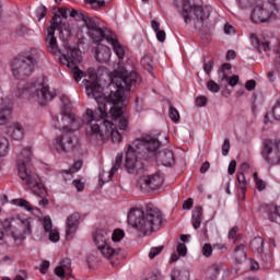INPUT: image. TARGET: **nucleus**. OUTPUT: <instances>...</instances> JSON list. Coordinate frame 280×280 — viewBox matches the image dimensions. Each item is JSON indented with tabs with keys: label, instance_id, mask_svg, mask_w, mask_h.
I'll return each instance as SVG.
<instances>
[{
	"label": "nucleus",
	"instance_id": "obj_17",
	"mask_svg": "<svg viewBox=\"0 0 280 280\" xmlns=\"http://www.w3.org/2000/svg\"><path fill=\"white\" fill-rule=\"evenodd\" d=\"M88 36L93 43H102V40H106L108 43V38H113L110 31L102 26H98L93 31H88Z\"/></svg>",
	"mask_w": 280,
	"mask_h": 280
},
{
	"label": "nucleus",
	"instance_id": "obj_59",
	"mask_svg": "<svg viewBox=\"0 0 280 280\" xmlns=\"http://www.w3.org/2000/svg\"><path fill=\"white\" fill-rule=\"evenodd\" d=\"M255 0H238V5L243 9L248 8Z\"/></svg>",
	"mask_w": 280,
	"mask_h": 280
},
{
	"label": "nucleus",
	"instance_id": "obj_52",
	"mask_svg": "<svg viewBox=\"0 0 280 280\" xmlns=\"http://www.w3.org/2000/svg\"><path fill=\"white\" fill-rule=\"evenodd\" d=\"M50 262L48 260H44L40 265L39 271L42 275H47V270H49Z\"/></svg>",
	"mask_w": 280,
	"mask_h": 280
},
{
	"label": "nucleus",
	"instance_id": "obj_40",
	"mask_svg": "<svg viewBox=\"0 0 280 280\" xmlns=\"http://www.w3.org/2000/svg\"><path fill=\"white\" fill-rule=\"evenodd\" d=\"M82 170V161H77L73 163L72 167L69 170L63 171L65 174H75Z\"/></svg>",
	"mask_w": 280,
	"mask_h": 280
},
{
	"label": "nucleus",
	"instance_id": "obj_63",
	"mask_svg": "<svg viewBox=\"0 0 280 280\" xmlns=\"http://www.w3.org/2000/svg\"><path fill=\"white\" fill-rule=\"evenodd\" d=\"M151 27L152 30L156 33L159 31H161V24L159 22H156L155 20L151 21Z\"/></svg>",
	"mask_w": 280,
	"mask_h": 280
},
{
	"label": "nucleus",
	"instance_id": "obj_22",
	"mask_svg": "<svg viewBox=\"0 0 280 280\" xmlns=\"http://www.w3.org/2000/svg\"><path fill=\"white\" fill-rule=\"evenodd\" d=\"M12 117V107L10 105L0 107V126H5Z\"/></svg>",
	"mask_w": 280,
	"mask_h": 280
},
{
	"label": "nucleus",
	"instance_id": "obj_45",
	"mask_svg": "<svg viewBox=\"0 0 280 280\" xmlns=\"http://www.w3.org/2000/svg\"><path fill=\"white\" fill-rule=\"evenodd\" d=\"M229 152H231V141L228 138H225L222 144V155L228 156Z\"/></svg>",
	"mask_w": 280,
	"mask_h": 280
},
{
	"label": "nucleus",
	"instance_id": "obj_12",
	"mask_svg": "<svg viewBox=\"0 0 280 280\" xmlns=\"http://www.w3.org/2000/svg\"><path fill=\"white\" fill-rule=\"evenodd\" d=\"M273 1L277 0H269L265 4H258L254 8L250 15L253 23H268L271 16H275L277 9L275 8Z\"/></svg>",
	"mask_w": 280,
	"mask_h": 280
},
{
	"label": "nucleus",
	"instance_id": "obj_35",
	"mask_svg": "<svg viewBox=\"0 0 280 280\" xmlns=\"http://www.w3.org/2000/svg\"><path fill=\"white\" fill-rule=\"evenodd\" d=\"M269 220L270 222H280V206L270 208Z\"/></svg>",
	"mask_w": 280,
	"mask_h": 280
},
{
	"label": "nucleus",
	"instance_id": "obj_39",
	"mask_svg": "<svg viewBox=\"0 0 280 280\" xmlns=\"http://www.w3.org/2000/svg\"><path fill=\"white\" fill-rule=\"evenodd\" d=\"M168 115L172 121H174L175 124H177V121L180 120V114L178 113V109L175 108L174 106L170 107Z\"/></svg>",
	"mask_w": 280,
	"mask_h": 280
},
{
	"label": "nucleus",
	"instance_id": "obj_30",
	"mask_svg": "<svg viewBox=\"0 0 280 280\" xmlns=\"http://www.w3.org/2000/svg\"><path fill=\"white\" fill-rule=\"evenodd\" d=\"M122 161H124V154L118 153L115 159V164L108 173V180H113V176H115V173L117 172V170L121 167Z\"/></svg>",
	"mask_w": 280,
	"mask_h": 280
},
{
	"label": "nucleus",
	"instance_id": "obj_57",
	"mask_svg": "<svg viewBox=\"0 0 280 280\" xmlns=\"http://www.w3.org/2000/svg\"><path fill=\"white\" fill-rule=\"evenodd\" d=\"M191 207H194V199L188 198L184 205H183V209L189 211V209H191Z\"/></svg>",
	"mask_w": 280,
	"mask_h": 280
},
{
	"label": "nucleus",
	"instance_id": "obj_11",
	"mask_svg": "<svg viewBox=\"0 0 280 280\" xmlns=\"http://www.w3.org/2000/svg\"><path fill=\"white\" fill-rule=\"evenodd\" d=\"M93 242L100 250L101 255L105 257V259H113V257H117L119 255L120 249H115L108 244V232L106 230H96L93 234Z\"/></svg>",
	"mask_w": 280,
	"mask_h": 280
},
{
	"label": "nucleus",
	"instance_id": "obj_16",
	"mask_svg": "<svg viewBox=\"0 0 280 280\" xmlns=\"http://www.w3.org/2000/svg\"><path fill=\"white\" fill-rule=\"evenodd\" d=\"M80 213L74 212L67 218L66 221V237L67 240H73V235L78 232L80 226Z\"/></svg>",
	"mask_w": 280,
	"mask_h": 280
},
{
	"label": "nucleus",
	"instance_id": "obj_14",
	"mask_svg": "<svg viewBox=\"0 0 280 280\" xmlns=\"http://www.w3.org/2000/svg\"><path fill=\"white\" fill-rule=\"evenodd\" d=\"M163 177L160 173L153 175L141 176L138 180L139 189L145 194L148 191H154L163 186Z\"/></svg>",
	"mask_w": 280,
	"mask_h": 280
},
{
	"label": "nucleus",
	"instance_id": "obj_8",
	"mask_svg": "<svg viewBox=\"0 0 280 280\" xmlns=\"http://www.w3.org/2000/svg\"><path fill=\"white\" fill-rule=\"evenodd\" d=\"M19 95H28V98L32 100V102H36L39 106H47V104L56 97V91L49 89V85L32 83Z\"/></svg>",
	"mask_w": 280,
	"mask_h": 280
},
{
	"label": "nucleus",
	"instance_id": "obj_64",
	"mask_svg": "<svg viewBox=\"0 0 280 280\" xmlns=\"http://www.w3.org/2000/svg\"><path fill=\"white\" fill-rule=\"evenodd\" d=\"M273 51L276 54V65H280V46H278V48H273Z\"/></svg>",
	"mask_w": 280,
	"mask_h": 280
},
{
	"label": "nucleus",
	"instance_id": "obj_29",
	"mask_svg": "<svg viewBox=\"0 0 280 280\" xmlns=\"http://www.w3.org/2000/svg\"><path fill=\"white\" fill-rule=\"evenodd\" d=\"M236 178H237L238 188L241 189L242 195L246 196V189H248V182L246 180V176L244 175L243 172H237Z\"/></svg>",
	"mask_w": 280,
	"mask_h": 280
},
{
	"label": "nucleus",
	"instance_id": "obj_37",
	"mask_svg": "<svg viewBox=\"0 0 280 280\" xmlns=\"http://www.w3.org/2000/svg\"><path fill=\"white\" fill-rule=\"evenodd\" d=\"M256 48L259 54H261V51L268 52L270 51V42H259L256 39Z\"/></svg>",
	"mask_w": 280,
	"mask_h": 280
},
{
	"label": "nucleus",
	"instance_id": "obj_21",
	"mask_svg": "<svg viewBox=\"0 0 280 280\" xmlns=\"http://www.w3.org/2000/svg\"><path fill=\"white\" fill-rule=\"evenodd\" d=\"M107 43L108 45H112L114 54H116L119 60H124V56H126V49H124V46H121V44H119V42L114 37L108 38Z\"/></svg>",
	"mask_w": 280,
	"mask_h": 280
},
{
	"label": "nucleus",
	"instance_id": "obj_43",
	"mask_svg": "<svg viewBox=\"0 0 280 280\" xmlns=\"http://www.w3.org/2000/svg\"><path fill=\"white\" fill-rule=\"evenodd\" d=\"M207 89L211 93H219L220 92V85L218 83H215V81H213V80L208 81Z\"/></svg>",
	"mask_w": 280,
	"mask_h": 280
},
{
	"label": "nucleus",
	"instance_id": "obj_34",
	"mask_svg": "<svg viewBox=\"0 0 280 280\" xmlns=\"http://www.w3.org/2000/svg\"><path fill=\"white\" fill-rule=\"evenodd\" d=\"M10 152V142L7 138H0V156H8Z\"/></svg>",
	"mask_w": 280,
	"mask_h": 280
},
{
	"label": "nucleus",
	"instance_id": "obj_4",
	"mask_svg": "<svg viewBox=\"0 0 280 280\" xmlns=\"http://www.w3.org/2000/svg\"><path fill=\"white\" fill-rule=\"evenodd\" d=\"M159 148H161V142L151 136L137 139L127 149L125 159L126 170L129 173L135 171V167H137V154H143L147 161H156L159 158Z\"/></svg>",
	"mask_w": 280,
	"mask_h": 280
},
{
	"label": "nucleus",
	"instance_id": "obj_54",
	"mask_svg": "<svg viewBox=\"0 0 280 280\" xmlns=\"http://www.w3.org/2000/svg\"><path fill=\"white\" fill-rule=\"evenodd\" d=\"M256 86H257V82L255 80H248L245 84L246 91H255Z\"/></svg>",
	"mask_w": 280,
	"mask_h": 280
},
{
	"label": "nucleus",
	"instance_id": "obj_5",
	"mask_svg": "<svg viewBox=\"0 0 280 280\" xmlns=\"http://www.w3.org/2000/svg\"><path fill=\"white\" fill-rule=\"evenodd\" d=\"M32 148H24L21 153L18 155V174L24 185H27L31 189H33L36 196L43 198L46 196L47 190L45 189V185L40 180V176L36 174L34 171V166H32Z\"/></svg>",
	"mask_w": 280,
	"mask_h": 280
},
{
	"label": "nucleus",
	"instance_id": "obj_23",
	"mask_svg": "<svg viewBox=\"0 0 280 280\" xmlns=\"http://www.w3.org/2000/svg\"><path fill=\"white\" fill-rule=\"evenodd\" d=\"M192 226L195 230H198L200 224H202V207L197 206L192 211Z\"/></svg>",
	"mask_w": 280,
	"mask_h": 280
},
{
	"label": "nucleus",
	"instance_id": "obj_42",
	"mask_svg": "<svg viewBox=\"0 0 280 280\" xmlns=\"http://www.w3.org/2000/svg\"><path fill=\"white\" fill-rule=\"evenodd\" d=\"M203 257H211L213 255V246L210 243H206L201 249Z\"/></svg>",
	"mask_w": 280,
	"mask_h": 280
},
{
	"label": "nucleus",
	"instance_id": "obj_56",
	"mask_svg": "<svg viewBox=\"0 0 280 280\" xmlns=\"http://www.w3.org/2000/svg\"><path fill=\"white\" fill-rule=\"evenodd\" d=\"M45 16H47V9H45V7H42L37 10L38 21H42V19H45Z\"/></svg>",
	"mask_w": 280,
	"mask_h": 280
},
{
	"label": "nucleus",
	"instance_id": "obj_27",
	"mask_svg": "<svg viewBox=\"0 0 280 280\" xmlns=\"http://www.w3.org/2000/svg\"><path fill=\"white\" fill-rule=\"evenodd\" d=\"M11 137L15 141H21V139H23V137H25V129L23 128V125H21L20 122H15L13 125V131L11 133Z\"/></svg>",
	"mask_w": 280,
	"mask_h": 280
},
{
	"label": "nucleus",
	"instance_id": "obj_9",
	"mask_svg": "<svg viewBox=\"0 0 280 280\" xmlns=\"http://www.w3.org/2000/svg\"><path fill=\"white\" fill-rule=\"evenodd\" d=\"M36 58L32 55H20L14 58L11 65V71L14 78L23 80L30 78L34 73V67H36Z\"/></svg>",
	"mask_w": 280,
	"mask_h": 280
},
{
	"label": "nucleus",
	"instance_id": "obj_44",
	"mask_svg": "<svg viewBox=\"0 0 280 280\" xmlns=\"http://www.w3.org/2000/svg\"><path fill=\"white\" fill-rule=\"evenodd\" d=\"M126 233L122 230H115L112 234L113 242H121L122 237H125Z\"/></svg>",
	"mask_w": 280,
	"mask_h": 280
},
{
	"label": "nucleus",
	"instance_id": "obj_46",
	"mask_svg": "<svg viewBox=\"0 0 280 280\" xmlns=\"http://www.w3.org/2000/svg\"><path fill=\"white\" fill-rule=\"evenodd\" d=\"M161 253H163V246L152 247L149 252V258L154 259V257L161 255Z\"/></svg>",
	"mask_w": 280,
	"mask_h": 280
},
{
	"label": "nucleus",
	"instance_id": "obj_15",
	"mask_svg": "<svg viewBox=\"0 0 280 280\" xmlns=\"http://www.w3.org/2000/svg\"><path fill=\"white\" fill-rule=\"evenodd\" d=\"M191 14H195V16L200 21H205V19H209V16H211V8L191 7L185 4L183 8L182 16L186 24L191 23Z\"/></svg>",
	"mask_w": 280,
	"mask_h": 280
},
{
	"label": "nucleus",
	"instance_id": "obj_7",
	"mask_svg": "<svg viewBox=\"0 0 280 280\" xmlns=\"http://www.w3.org/2000/svg\"><path fill=\"white\" fill-rule=\"evenodd\" d=\"M2 229L15 240H25V235H32V219L22 217L7 219L2 223Z\"/></svg>",
	"mask_w": 280,
	"mask_h": 280
},
{
	"label": "nucleus",
	"instance_id": "obj_36",
	"mask_svg": "<svg viewBox=\"0 0 280 280\" xmlns=\"http://www.w3.org/2000/svg\"><path fill=\"white\" fill-rule=\"evenodd\" d=\"M254 183L258 191H264V189H266V182L259 178V174L257 172L254 173Z\"/></svg>",
	"mask_w": 280,
	"mask_h": 280
},
{
	"label": "nucleus",
	"instance_id": "obj_20",
	"mask_svg": "<svg viewBox=\"0 0 280 280\" xmlns=\"http://www.w3.org/2000/svg\"><path fill=\"white\" fill-rule=\"evenodd\" d=\"M80 19L83 21L88 32H93V30H97V27H100V21L95 18L80 13Z\"/></svg>",
	"mask_w": 280,
	"mask_h": 280
},
{
	"label": "nucleus",
	"instance_id": "obj_26",
	"mask_svg": "<svg viewBox=\"0 0 280 280\" xmlns=\"http://www.w3.org/2000/svg\"><path fill=\"white\" fill-rule=\"evenodd\" d=\"M159 156L163 163V165L170 166L174 165V152L171 150H164L161 153H159Z\"/></svg>",
	"mask_w": 280,
	"mask_h": 280
},
{
	"label": "nucleus",
	"instance_id": "obj_41",
	"mask_svg": "<svg viewBox=\"0 0 280 280\" xmlns=\"http://www.w3.org/2000/svg\"><path fill=\"white\" fill-rule=\"evenodd\" d=\"M44 231L46 233H49L50 231H54V224L51 223V218L45 217L43 221Z\"/></svg>",
	"mask_w": 280,
	"mask_h": 280
},
{
	"label": "nucleus",
	"instance_id": "obj_61",
	"mask_svg": "<svg viewBox=\"0 0 280 280\" xmlns=\"http://www.w3.org/2000/svg\"><path fill=\"white\" fill-rule=\"evenodd\" d=\"M237 231H240V228L234 226L229 232L230 240H235V235H237Z\"/></svg>",
	"mask_w": 280,
	"mask_h": 280
},
{
	"label": "nucleus",
	"instance_id": "obj_28",
	"mask_svg": "<svg viewBox=\"0 0 280 280\" xmlns=\"http://www.w3.org/2000/svg\"><path fill=\"white\" fill-rule=\"evenodd\" d=\"M234 256L237 261V264H242L244 259H246V245L241 244L235 247L234 249Z\"/></svg>",
	"mask_w": 280,
	"mask_h": 280
},
{
	"label": "nucleus",
	"instance_id": "obj_33",
	"mask_svg": "<svg viewBox=\"0 0 280 280\" xmlns=\"http://www.w3.org/2000/svg\"><path fill=\"white\" fill-rule=\"evenodd\" d=\"M220 270H222V265H212L208 269V275L211 280H217L218 277L220 276Z\"/></svg>",
	"mask_w": 280,
	"mask_h": 280
},
{
	"label": "nucleus",
	"instance_id": "obj_13",
	"mask_svg": "<svg viewBox=\"0 0 280 280\" xmlns=\"http://www.w3.org/2000/svg\"><path fill=\"white\" fill-rule=\"evenodd\" d=\"M261 156L268 165H280V140H266Z\"/></svg>",
	"mask_w": 280,
	"mask_h": 280
},
{
	"label": "nucleus",
	"instance_id": "obj_10",
	"mask_svg": "<svg viewBox=\"0 0 280 280\" xmlns=\"http://www.w3.org/2000/svg\"><path fill=\"white\" fill-rule=\"evenodd\" d=\"M65 48L67 49V54H62L59 58V62L65 65L69 69H72V75L75 82H80L84 75V71L78 68L79 62H82V56L80 55V50L77 48H71L69 45L65 44Z\"/></svg>",
	"mask_w": 280,
	"mask_h": 280
},
{
	"label": "nucleus",
	"instance_id": "obj_2",
	"mask_svg": "<svg viewBox=\"0 0 280 280\" xmlns=\"http://www.w3.org/2000/svg\"><path fill=\"white\" fill-rule=\"evenodd\" d=\"M61 122L58 119V116L52 117L55 128L58 130H66L61 136H58L55 139V150L59 154H67V152H72V150L78 145V137L73 136V130L80 128V118H78L73 113H71V101L69 96H61Z\"/></svg>",
	"mask_w": 280,
	"mask_h": 280
},
{
	"label": "nucleus",
	"instance_id": "obj_25",
	"mask_svg": "<svg viewBox=\"0 0 280 280\" xmlns=\"http://www.w3.org/2000/svg\"><path fill=\"white\" fill-rule=\"evenodd\" d=\"M12 205H15V207H22V209H25L30 213H34V211H40L38 208H33L32 203L25 199H13Z\"/></svg>",
	"mask_w": 280,
	"mask_h": 280
},
{
	"label": "nucleus",
	"instance_id": "obj_18",
	"mask_svg": "<svg viewBox=\"0 0 280 280\" xmlns=\"http://www.w3.org/2000/svg\"><path fill=\"white\" fill-rule=\"evenodd\" d=\"M55 275L59 277V279L71 277V260L69 258L63 259L60 265L56 267Z\"/></svg>",
	"mask_w": 280,
	"mask_h": 280
},
{
	"label": "nucleus",
	"instance_id": "obj_60",
	"mask_svg": "<svg viewBox=\"0 0 280 280\" xmlns=\"http://www.w3.org/2000/svg\"><path fill=\"white\" fill-rule=\"evenodd\" d=\"M73 185L77 188V191H83L84 190V183L75 179V180H73Z\"/></svg>",
	"mask_w": 280,
	"mask_h": 280
},
{
	"label": "nucleus",
	"instance_id": "obj_58",
	"mask_svg": "<svg viewBox=\"0 0 280 280\" xmlns=\"http://www.w3.org/2000/svg\"><path fill=\"white\" fill-rule=\"evenodd\" d=\"M196 104H197V106H200V107L206 106L207 97L198 96L197 100H196Z\"/></svg>",
	"mask_w": 280,
	"mask_h": 280
},
{
	"label": "nucleus",
	"instance_id": "obj_6",
	"mask_svg": "<svg viewBox=\"0 0 280 280\" xmlns=\"http://www.w3.org/2000/svg\"><path fill=\"white\" fill-rule=\"evenodd\" d=\"M56 30L59 32V38L67 45L69 38H71V27L69 24L62 23V18H52L51 25L47 28L46 44L49 54L52 56H60L62 51L58 47V40L56 39Z\"/></svg>",
	"mask_w": 280,
	"mask_h": 280
},
{
	"label": "nucleus",
	"instance_id": "obj_50",
	"mask_svg": "<svg viewBox=\"0 0 280 280\" xmlns=\"http://www.w3.org/2000/svg\"><path fill=\"white\" fill-rule=\"evenodd\" d=\"M237 168V162L235 160H232L228 167V173L230 176H233L235 174V170Z\"/></svg>",
	"mask_w": 280,
	"mask_h": 280
},
{
	"label": "nucleus",
	"instance_id": "obj_47",
	"mask_svg": "<svg viewBox=\"0 0 280 280\" xmlns=\"http://www.w3.org/2000/svg\"><path fill=\"white\" fill-rule=\"evenodd\" d=\"M176 252L178 253L179 257H185L187 255V245H185V243H178Z\"/></svg>",
	"mask_w": 280,
	"mask_h": 280
},
{
	"label": "nucleus",
	"instance_id": "obj_19",
	"mask_svg": "<svg viewBox=\"0 0 280 280\" xmlns=\"http://www.w3.org/2000/svg\"><path fill=\"white\" fill-rule=\"evenodd\" d=\"M110 48H108V46L98 45L95 58L97 62H108L110 60Z\"/></svg>",
	"mask_w": 280,
	"mask_h": 280
},
{
	"label": "nucleus",
	"instance_id": "obj_49",
	"mask_svg": "<svg viewBox=\"0 0 280 280\" xmlns=\"http://www.w3.org/2000/svg\"><path fill=\"white\" fill-rule=\"evenodd\" d=\"M232 66L231 63H223L221 67V72H219V75H222V80L226 78V71H231Z\"/></svg>",
	"mask_w": 280,
	"mask_h": 280
},
{
	"label": "nucleus",
	"instance_id": "obj_48",
	"mask_svg": "<svg viewBox=\"0 0 280 280\" xmlns=\"http://www.w3.org/2000/svg\"><path fill=\"white\" fill-rule=\"evenodd\" d=\"M48 237L50 240V242H59L60 241V233H58V230H50V232H48Z\"/></svg>",
	"mask_w": 280,
	"mask_h": 280
},
{
	"label": "nucleus",
	"instance_id": "obj_62",
	"mask_svg": "<svg viewBox=\"0 0 280 280\" xmlns=\"http://www.w3.org/2000/svg\"><path fill=\"white\" fill-rule=\"evenodd\" d=\"M224 33H225V34H235V27H233V25L225 24V26H224Z\"/></svg>",
	"mask_w": 280,
	"mask_h": 280
},
{
	"label": "nucleus",
	"instance_id": "obj_3",
	"mask_svg": "<svg viewBox=\"0 0 280 280\" xmlns=\"http://www.w3.org/2000/svg\"><path fill=\"white\" fill-rule=\"evenodd\" d=\"M128 224L142 235H150L161 229L163 224V213L152 203H148L145 211L131 209L128 213Z\"/></svg>",
	"mask_w": 280,
	"mask_h": 280
},
{
	"label": "nucleus",
	"instance_id": "obj_55",
	"mask_svg": "<svg viewBox=\"0 0 280 280\" xmlns=\"http://www.w3.org/2000/svg\"><path fill=\"white\" fill-rule=\"evenodd\" d=\"M155 34H156V38H158V40H159V43H165V38H166V34H165V31H158V32H155Z\"/></svg>",
	"mask_w": 280,
	"mask_h": 280
},
{
	"label": "nucleus",
	"instance_id": "obj_53",
	"mask_svg": "<svg viewBox=\"0 0 280 280\" xmlns=\"http://www.w3.org/2000/svg\"><path fill=\"white\" fill-rule=\"evenodd\" d=\"M224 80H228L230 86H237V82H240V77L233 75L229 79V77L224 78Z\"/></svg>",
	"mask_w": 280,
	"mask_h": 280
},
{
	"label": "nucleus",
	"instance_id": "obj_1",
	"mask_svg": "<svg viewBox=\"0 0 280 280\" xmlns=\"http://www.w3.org/2000/svg\"><path fill=\"white\" fill-rule=\"evenodd\" d=\"M89 79L83 80L85 84V93L90 100H95L97 109L93 110L88 108L85 110L86 124H93L91 126L92 135L100 137L102 141L112 139L113 143H121V133L117 130L116 124H118L119 130H128V119L121 117L124 109L117 104L124 102V95L126 91H130L137 84L139 75L137 72H129L124 67H118L110 74V83L108 89L109 95L104 94V89L100 84L97 79V72L94 68L88 69Z\"/></svg>",
	"mask_w": 280,
	"mask_h": 280
},
{
	"label": "nucleus",
	"instance_id": "obj_51",
	"mask_svg": "<svg viewBox=\"0 0 280 280\" xmlns=\"http://www.w3.org/2000/svg\"><path fill=\"white\" fill-rule=\"evenodd\" d=\"M203 71L209 75L213 71V60H210L203 65Z\"/></svg>",
	"mask_w": 280,
	"mask_h": 280
},
{
	"label": "nucleus",
	"instance_id": "obj_31",
	"mask_svg": "<svg viewBox=\"0 0 280 280\" xmlns=\"http://www.w3.org/2000/svg\"><path fill=\"white\" fill-rule=\"evenodd\" d=\"M59 14L62 16V19H80V13L75 9H67V8H60L59 9Z\"/></svg>",
	"mask_w": 280,
	"mask_h": 280
},
{
	"label": "nucleus",
	"instance_id": "obj_32",
	"mask_svg": "<svg viewBox=\"0 0 280 280\" xmlns=\"http://www.w3.org/2000/svg\"><path fill=\"white\" fill-rule=\"evenodd\" d=\"M172 280H189V271L173 269L171 275Z\"/></svg>",
	"mask_w": 280,
	"mask_h": 280
},
{
	"label": "nucleus",
	"instance_id": "obj_38",
	"mask_svg": "<svg viewBox=\"0 0 280 280\" xmlns=\"http://www.w3.org/2000/svg\"><path fill=\"white\" fill-rule=\"evenodd\" d=\"M141 65H142V67H144V69H148L150 71V70H152V67L154 66V60L152 59V57L150 55H145L141 59Z\"/></svg>",
	"mask_w": 280,
	"mask_h": 280
},
{
	"label": "nucleus",
	"instance_id": "obj_24",
	"mask_svg": "<svg viewBox=\"0 0 280 280\" xmlns=\"http://www.w3.org/2000/svg\"><path fill=\"white\" fill-rule=\"evenodd\" d=\"M250 247L257 255H264V238L261 236H256L250 242Z\"/></svg>",
	"mask_w": 280,
	"mask_h": 280
}]
</instances>
